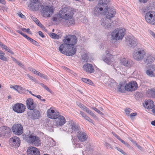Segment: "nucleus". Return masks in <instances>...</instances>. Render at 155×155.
Instances as JSON below:
<instances>
[{"instance_id":"nucleus-1","label":"nucleus","mask_w":155,"mask_h":155,"mask_svg":"<svg viewBox=\"0 0 155 155\" xmlns=\"http://www.w3.org/2000/svg\"><path fill=\"white\" fill-rule=\"evenodd\" d=\"M74 12L68 7L63 8L59 12L57 16L53 17L54 21H58L60 19L68 21L69 25H72L75 24V20L73 18Z\"/></svg>"},{"instance_id":"nucleus-2","label":"nucleus","mask_w":155,"mask_h":155,"mask_svg":"<svg viewBox=\"0 0 155 155\" xmlns=\"http://www.w3.org/2000/svg\"><path fill=\"white\" fill-rule=\"evenodd\" d=\"M60 130L67 133L75 134L80 130V127L74 121L70 120L66 125L60 128Z\"/></svg>"},{"instance_id":"nucleus-3","label":"nucleus","mask_w":155,"mask_h":155,"mask_svg":"<svg viewBox=\"0 0 155 155\" xmlns=\"http://www.w3.org/2000/svg\"><path fill=\"white\" fill-rule=\"evenodd\" d=\"M115 13V9L111 8L109 10L106 14V17L104 18L101 21V26L105 29L109 28L111 25L110 19L114 16Z\"/></svg>"},{"instance_id":"nucleus-4","label":"nucleus","mask_w":155,"mask_h":155,"mask_svg":"<svg viewBox=\"0 0 155 155\" xmlns=\"http://www.w3.org/2000/svg\"><path fill=\"white\" fill-rule=\"evenodd\" d=\"M125 34V29L119 28L114 30L111 33V36L113 40L118 41L122 40Z\"/></svg>"},{"instance_id":"nucleus-5","label":"nucleus","mask_w":155,"mask_h":155,"mask_svg":"<svg viewBox=\"0 0 155 155\" xmlns=\"http://www.w3.org/2000/svg\"><path fill=\"white\" fill-rule=\"evenodd\" d=\"M145 55V51L143 49L140 48L134 50L133 53L134 59L137 61H141L143 60Z\"/></svg>"},{"instance_id":"nucleus-6","label":"nucleus","mask_w":155,"mask_h":155,"mask_svg":"<svg viewBox=\"0 0 155 155\" xmlns=\"http://www.w3.org/2000/svg\"><path fill=\"white\" fill-rule=\"evenodd\" d=\"M26 140L28 143H31L36 146L41 144V140L38 137L33 134L27 135L26 137Z\"/></svg>"},{"instance_id":"nucleus-7","label":"nucleus","mask_w":155,"mask_h":155,"mask_svg":"<svg viewBox=\"0 0 155 155\" xmlns=\"http://www.w3.org/2000/svg\"><path fill=\"white\" fill-rule=\"evenodd\" d=\"M77 38L74 35H68L66 36L63 40L64 43L68 46L72 47L77 43Z\"/></svg>"},{"instance_id":"nucleus-8","label":"nucleus","mask_w":155,"mask_h":155,"mask_svg":"<svg viewBox=\"0 0 155 155\" xmlns=\"http://www.w3.org/2000/svg\"><path fill=\"white\" fill-rule=\"evenodd\" d=\"M112 50L110 48L108 49L105 51L106 56L103 55L102 57L103 60L108 65L110 64L113 61V55L111 54Z\"/></svg>"},{"instance_id":"nucleus-9","label":"nucleus","mask_w":155,"mask_h":155,"mask_svg":"<svg viewBox=\"0 0 155 155\" xmlns=\"http://www.w3.org/2000/svg\"><path fill=\"white\" fill-rule=\"evenodd\" d=\"M145 19L148 23L152 24H155V12H147L145 16Z\"/></svg>"},{"instance_id":"nucleus-10","label":"nucleus","mask_w":155,"mask_h":155,"mask_svg":"<svg viewBox=\"0 0 155 155\" xmlns=\"http://www.w3.org/2000/svg\"><path fill=\"white\" fill-rule=\"evenodd\" d=\"M25 106L21 103L15 104L13 107V110L18 113H21L24 112L25 111Z\"/></svg>"},{"instance_id":"nucleus-11","label":"nucleus","mask_w":155,"mask_h":155,"mask_svg":"<svg viewBox=\"0 0 155 155\" xmlns=\"http://www.w3.org/2000/svg\"><path fill=\"white\" fill-rule=\"evenodd\" d=\"M13 132L17 135H20L23 132V128L22 126L19 124L14 125L12 128Z\"/></svg>"},{"instance_id":"nucleus-12","label":"nucleus","mask_w":155,"mask_h":155,"mask_svg":"<svg viewBox=\"0 0 155 155\" xmlns=\"http://www.w3.org/2000/svg\"><path fill=\"white\" fill-rule=\"evenodd\" d=\"M138 87L137 84L134 81H132L126 85V90L132 91H135Z\"/></svg>"},{"instance_id":"nucleus-13","label":"nucleus","mask_w":155,"mask_h":155,"mask_svg":"<svg viewBox=\"0 0 155 155\" xmlns=\"http://www.w3.org/2000/svg\"><path fill=\"white\" fill-rule=\"evenodd\" d=\"M121 64L128 68L133 66L134 63L131 59L127 58H123L120 60Z\"/></svg>"},{"instance_id":"nucleus-14","label":"nucleus","mask_w":155,"mask_h":155,"mask_svg":"<svg viewBox=\"0 0 155 155\" xmlns=\"http://www.w3.org/2000/svg\"><path fill=\"white\" fill-rule=\"evenodd\" d=\"M145 55L143 60L145 63L151 64L155 61V56L153 54L150 53H146Z\"/></svg>"},{"instance_id":"nucleus-15","label":"nucleus","mask_w":155,"mask_h":155,"mask_svg":"<svg viewBox=\"0 0 155 155\" xmlns=\"http://www.w3.org/2000/svg\"><path fill=\"white\" fill-rule=\"evenodd\" d=\"M127 43L130 47L133 48L137 46L138 43V41L134 37H129L127 39Z\"/></svg>"},{"instance_id":"nucleus-16","label":"nucleus","mask_w":155,"mask_h":155,"mask_svg":"<svg viewBox=\"0 0 155 155\" xmlns=\"http://www.w3.org/2000/svg\"><path fill=\"white\" fill-rule=\"evenodd\" d=\"M77 136L78 139L82 142L86 141L88 137V136L86 133L80 130L77 133Z\"/></svg>"},{"instance_id":"nucleus-17","label":"nucleus","mask_w":155,"mask_h":155,"mask_svg":"<svg viewBox=\"0 0 155 155\" xmlns=\"http://www.w3.org/2000/svg\"><path fill=\"white\" fill-rule=\"evenodd\" d=\"M58 116L55 119L56 124L58 127H61L65 123L66 120L63 116L60 115V114H59Z\"/></svg>"},{"instance_id":"nucleus-18","label":"nucleus","mask_w":155,"mask_h":155,"mask_svg":"<svg viewBox=\"0 0 155 155\" xmlns=\"http://www.w3.org/2000/svg\"><path fill=\"white\" fill-rule=\"evenodd\" d=\"M47 114L48 117L51 119H55L57 118V117L59 116V113L57 111H55L53 109H51V108L48 109L47 112Z\"/></svg>"},{"instance_id":"nucleus-19","label":"nucleus","mask_w":155,"mask_h":155,"mask_svg":"<svg viewBox=\"0 0 155 155\" xmlns=\"http://www.w3.org/2000/svg\"><path fill=\"white\" fill-rule=\"evenodd\" d=\"M102 4L98 3L95 7L94 8V14L95 16H98L101 14V12L103 10V9L105 10V8L103 6Z\"/></svg>"},{"instance_id":"nucleus-20","label":"nucleus","mask_w":155,"mask_h":155,"mask_svg":"<svg viewBox=\"0 0 155 155\" xmlns=\"http://www.w3.org/2000/svg\"><path fill=\"white\" fill-rule=\"evenodd\" d=\"M9 141L13 146L15 147H18L20 145V140L18 137L16 136L11 138Z\"/></svg>"},{"instance_id":"nucleus-21","label":"nucleus","mask_w":155,"mask_h":155,"mask_svg":"<svg viewBox=\"0 0 155 155\" xmlns=\"http://www.w3.org/2000/svg\"><path fill=\"white\" fill-rule=\"evenodd\" d=\"M28 116L32 119H38L40 116L39 111L35 109L28 112Z\"/></svg>"},{"instance_id":"nucleus-22","label":"nucleus","mask_w":155,"mask_h":155,"mask_svg":"<svg viewBox=\"0 0 155 155\" xmlns=\"http://www.w3.org/2000/svg\"><path fill=\"white\" fill-rule=\"evenodd\" d=\"M27 107L28 109L32 110L36 107V104L34 102L33 100L31 98L28 99L26 101Z\"/></svg>"},{"instance_id":"nucleus-23","label":"nucleus","mask_w":155,"mask_h":155,"mask_svg":"<svg viewBox=\"0 0 155 155\" xmlns=\"http://www.w3.org/2000/svg\"><path fill=\"white\" fill-rule=\"evenodd\" d=\"M28 155H40V153L38 150L36 148L31 147L27 150Z\"/></svg>"},{"instance_id":"nucleus-24","label":"nucleus","mask_w":155,"mask_h":155,"mask_svg":"<svg viewBox=\"0 0 155 155\" xmlns=\"http://www.w3.org/2000/svg\"><path fill=\"white\" fill-rule=\"evenodd\" d=\"M83 68L84 71L90 74L94 72V71L92 65L90 64L86 63L84 64L83 66Z\"/></svg>"},{"instance_id":"nucleus-25","label":"nucleus","mask_w":155,"mask_h":155,"mask_svg":"<svg viewBox=\"0 0 155 155\" xmlns=\"http://www.w3.org/2000/svg\"><path fill=\"white\" fill-rule=\"evenodd\" d=\"M10 129L6 126H2L0 128V137L2 135L4 136L6 134H8L10 133Z\"/></svg>"},{"instance_id":"nucleus-26","label":"nucleus","mask_w":155,"mask_h":155,"mask_svg":"<svg viewBox=\"0 0 155 155\" xmlns=\"http://www.w3.org/2000/svg\"><path fill=\"white\" fill-rule=\"evenodd\" d=\"M44 15L47 17H49L51 16L53 12V9L52 7L48 6H46L43 8Z\"/></svg>"},{"instance_id":"nucleus-27","label":"nucleus","mask_w":155,"mask_h":155,"mask_svg":"<svg viewBox=\"0 0 155 155\" xmlns=\"http://www.w3.org/2000/svg\"><path fill=\"white\" fill-rule=\"evenodd\" d=\"M143 106L145 108L148 109H153L154 107L153 102L151 100H148L145 101Z\"/></svg>"},{"instance_id":"nucleus-28","label":"nucleus","mask_w":155,"mask_h":155,"mask_svg":"<svg viewBox=\"0 0 155 155\" xmlns=\"http://www.w3.org/2000/svg\"><path fill=\"white\" fill-rule=\"evenodd\" d=\"M155 70V65H150L149 69H147L146 72V74L150 77L155 76L153 72Z\"/></svg>"},{"instance_id":"nucleus-29","label":"nucleus","mask_w":155,"mask_h":155,"mask_svg":"<svg viewBox=\"0 0 155 155\" xmlns=\"http://www.w3.org/2000/svg\"><path fill=\"white\" fill-rule=\"evenodd\" d=\"M39 5V2L38 0H32L30 4V6L32 9L37 10L38 9Z\"/></svg>"},{"instance_id":"nucleus-30","label":"nucleus","mask_w":155,"mask_h":155,"mask_svg":"<svg viewBox=\"0 0 155 155\" xmlns=\"http://www.w3.org/2000/svg\"><path fill=\"white\" fill-rule=\"evenodd\" d=\"M67 45L66 44L64 43V44H62L59 47V51L63 54H66L68 48L70 47Z\"/></svg>"},{"instance_id":"nucleus-31","label":"nucleus","mask_w":155,"mask_h":155,"mask_svg":"<svg viewBox=\"0 0 155 155\" xmlns=\"http://www.w3.org/2000/svg\"><path fill=\"white\" fill-rule=\"evenodd\" d=\"M76 48H74V46L68 48L66 54L68 56H71L74 55L76 53Z\"/></svg>"},{"instance_id":"nucleus-32","label":"nucleus","mask_w":155,"mask_h":155,"mask_svg":"<svg viewBox=\"0 0 155 155\" xmlns=\"http://www.w3.org/2000/svg\"><path fill=\"white\" fill-rule=\"evenodd\" d=\"M77 140L75 138L73 139L72 142L73 145H75V147L81 148L82 147L84 146V144L82 143H81L79 141H78L77 142Z\"/></svg>"},{"instance_id":"nucleus-33","label":"nucleus","mask_w":155,"mask_h":155,"mask_svg":"<svg viewBox=\"0 0 155 155\" xmlns=\"http://www.w3.org/2000/svg\"><path fill=\"white\" fill-rule=\"evenodd\" d=\"M82 109L84 111L87 112V113L90 114L92 117L95 119H97V117L95 115L92 111L89 110L88 108L86 107L84 105L82 108Z\"/></svg>"},{"instance_id":"nucleus-34","label":"nucleus","mask_w":155,"mask_h":155,"mask_svg":"<svg viewBox=\"0 0 155 155\" xmlns=\"http://www.w3.org/2000/svg\"><path fill=\"white\" fill-rule=\"evenodd\" d=\"M10 88L17 91L18 93H20L23 90V87L17 85H10Z\"/></svg>"},{"instance_id":"nucleus-35","label":"nucleus","mask_w":155,"mask_h":155,"mask_svg":"<svg viewBox=\"0 0 155 155\" xmlns=\"http://www.w3.org/2000/svg\"><path fill=\"white\" fill-rule=\"evenodd\" d=\"M148 96L152 98L155 97V89L152 88L149 89L147 91Z\"/></svg>"},{"instance_id":"nucleus-36","label":"nucleus","mask_w":155,"mask_h":155,"mask_svg":"<svg viewBox=\"0 0 155 155\" xmlns=\"http://www.w3.org/2000/svg\"><path fill=\"white\" fill-rule=\"evenodd\" d=\"M62 33H61L59 35H57L54 33H51L50 34V36L52 38L59 39L62 37Z\"/></svg>"},{"instance_id":"nucleus-37","label":"nucleus","mask_w":155,"mask_h":155,"mask_svg":"<svg viewBox=\"0 0 155 155\" xmlns=\"http://www.w3.org/2000/svg\"><path fill=\"white\" fill-rule=\"evenodd\" d=\"M48 144L50 146H53L55 145V142L53 139L51 137H47L46 139Z\"/></svg>"},{"instance_id":"nucleus-38","label":"nucleus","mask_w":155,"mask_h":155,"mask_svg":"<svg viewBox=\"0 0 155 155\" xmlns=\"http://www.w3.org/2000/svg\"><path fill=\"white\" fill-rule=\"evenodd\" d=\"M5 53L0 50V59L3 61H8L9 60V57H5Z\"/></svg>"},{"instance_id":"nucleus-39","label":"nucleus","mask_w":155,"mask_h":155,"mask_svg":"<svg viewBox=\"0 0 155 155\" xmlns=\"http://www.w3.org/2000/svg\"><path fill=\"white\" fill-rule=\"evenodd\" d=\"M110 0H101V2H100L99 4H102L103 5L102 6L105 8V10H107L108 8L107 4L110 2Z\"/></svg>"},{"instance_id":"nucleus-40","label":"nucleus","mask_w":155,"mask_h":155,"mask_svg":"<svg viewBox=\"0 0 155 155\" xmlns=\"http://www.w3.org/2000/svg\"><path fill=\"white\" fill-rule=\"evenodd\" d=\"M124 84H120L118 86L119 91L121 92H124L126 90V85Z\"/></svg>"},{"instance_id":"nucleus-41","label":"nucleus","mask_w":155,"mask_h":155,"mask_svg":"<svg viewBox=\"0 0 155 155\" xmlns=\"http://www.w3.org/2000/svg\"><path fill=\"white\" fill-rule=\"evenodd\" d=\"M29 42H30L31 43H32V44L33 45H35L37 46H39V45L38 42L37 41H36L35 40L32 39L30 37H29L28 38V40Z\"/></svg>"},{"instance_id":"nucleus-42","label":"nucleus","mask_w":155,"mask_h":155,"mask_svg":"<svg viewBox=\"0 0 155 155\" xmlns=\"http://www.w3.org/2000/svg\"><path fill=\"white\" fill-rule=\"evenodd\" d=\"M84 54H83L82 55V59L84 61H87L88 60V54L86 51L84 52Z\"/></svg>"},{"instance_id":"nucleus-43","label":"nucleus","mask_w":155,"mask_h":155,"mask_svg":"<svg viewBox=\"0 0 155 155\" xmlns=\"http://www.w3.org/2000/svg\"><path fill=\"white\" fill-rule=\"evenodd\" d=\"M36 75H37L40 77L43 78L47 80V76L44 74H42L40 72L37 71V73H36Z\"/></svg>"},{"instance_id":"nucleus-44","label":"nucleus","mask_w":155,"mask_h":155,"mask_svg":"<svg viewBox=\"0 0 155 155\" xmlns=\"http://www.w3.org/2000/svg\"><path fill=\"white\" fill-rule=\"evenodd\" d=\"M26 76L29 78V79L33 81L34 82H36L37 81L36 79L34 78L33 77L30 75L29 74H27Z\"/></svg>"},{"instance_id":"nucleus-45","label":"nucleus","mask_w":155,"mask_h":155,"mask_svg":"<svg viewBox=\"0 0 155 155\" xmlns=\"http://www.w3.org/2000/svg\"><path fill=\"white\" fill-rule=\"evenodd\" d=\"M40 85L42 87H43V88H44L45 89H46L49 92H51V91L50 89L46 85L44 84H43L42 83H41L40 84Z\"/></svg>"},{"instance_id":"nucleus-46","label":"nucleus","mask_w":155,"mask_h":155,"mask_svg":"<svg viewBox=\"0 0 155 155\" xmlns=\"http://www.w3.org/2000/svg\"><path fill=\"white\" fill-rule=\"evenodd\" d=\"M132 111V110L130 108H127L125 109V112L126 115L127 116H129L130 114Z\"/></svg>"},{"instance_id":"nucleus-47","label":"nucleus","mask_w":155,"mask_h":155,"mask_svg":"<svg viewBox=\"0 0 155 155\" xmlns=\"http://www.w3.org/2000/svg\"><path fill=\"white\" fill-rule=\"evenodd\" d=\"M115 148L118 151L120 152L121 153L123 154L124 155H126L125 153L119 147H115Z\"/></svg>"},{"instance_id":"nucleus-48","label":"nucleus","mask_w":155,"mask_h":155,"mask_svg":"<svg viewBox=\"0 0 155 155\" xmlns=\"http://www.w3.org/2000/svg\"><path fill=\"white\" fill-rule=\"evenodd\" d=\"M137 115V113L136 112L134 113H132L130 114L129 115L130 118L131 119H134V117L136 116Z\"/></svg>"},{"instance_id":"nucleus-49","label":"nucleus","mask_w":155,"mask_h":155,"mask_svg":"<svg viewBox=\"0 0 155 155\" xmlns=\"http://www.w3.org/2000/svg\"><path fill=\"white\" fill-rule=\"evenodd\" d=\"M133 142L135 144V145L137 147V148L140 150L143 151V148L141 147L137 143H136L135 142L133 141Z\"/></svg>"},{"instance_id":"nucleus-50","label":"nucleus","mask_w":155,"mask_h":155,"mask_svg":"<svg viewBox=\"0 0 155 155\" xmlns=\"http://www.w3.org/2000/svg\"><path fill=\"white\" fill-rule=\"evenodd\" d=\"M28 69L29 70L31 71L32 73L36 74V73H37V71L35 69L32 68H28Z\"/></svg>"},{"instance_id":"nucleus-51","label":"nucleus","mask_w":155,"mask_h":155,"mask_svg":"<svg viewBox=\"0 0 155 155\" xmlns=\"http://www.w3.org/2000/svg\"><path fill=\"white\" fill-rule=\"evenodd\" d=\"M4 50L12 54H14V52L8 47L6 46Z\"/></svg>"},{"instance_id":"nucleus-52","label":"nucleus","mask_w":155,"mask_h":155,"mask_svg":"<svg viewBox=\"0 0 155 155\" xmlns=\"http://www.w3.org/2000/svg\"><path fill=\"white\" fill-rule=\"evenodd\" d=\"M84 118L86 120H87L89 122L93 123L92 120L90 119L88 116L87 115L84 117Z\"/></svg>"},{"instance_id":"nucleus-53","label":"nucleus","mask_w":155,"mask_h":155,"mask_svg":"<svg viewBox=\"0 0 155 155\" xmlns=\"http://www.w3.org/2000/svg\"><path fill=\"white\" fill-rule=\"evenodd\" d=\"M105 146L107 148H110L112 149H113V148L111 145L107 142L105 143Z\"/></svg>"},{"instance_id":"nucleus-54","label":"nucleus","mask_w":155,"mask_h":155,"mask_svg":"<svg viewBox=\"0 0 155 155\" xmlns=\"http://www.w3.org/2000/svg\"><path fill=\"white\" fill-rule=\"evenodd\" d=\"M92 109L93 110H94L96 111L98 113V114H102V113L99 110H98V109L96 108L95 107H93L92 108Z\"/></svg>"},{"instance_id":"nucleus-55","label":"nucleus","mask_w":155,"mask_h":155,"mask_svg":"<svg viewBox=\"0 0 155 155\" xmlns=\"http://www.w3.org/2000/svg\"><path fill=\"white\" fill-rule=\"evenodd\" d=\"M149 33L155 39V33L151 30L148 31Z\"/></svg>"},{"instance_id":"nucleus-56","label":"nucleus","mask_w":155,"mask_h":155,"mask_svg":"<svg viewBox=\"0 0 155 155\" xmlns=\"http://www.w3.org/2000/svg\"><path fill=\"white\" fill-rule=\"evenodd\" d=\"M36 23L41 28H44V27L38 20V21H37V22H36Z\"/></svg>"},{"instance_id":"nucleus-57","label":"nucleus","mask_w":155,"mask_h":155,"mask_svg":"<svg viewBox=\"0 0 155 155\" xmlns=\"http://www.w3.org/2000/svg\"><path fill=\"white\" fill-rule=\"evenodd\" d=\"M18 14V15L22 18H25V16L21 12H19Z\"/></svg>"},{"instance_id":"nucleus-58","label":"nucleus","mask_w":155,"mask_h":155,"mask_svg":"<svg viewBox=\"0 0 155 155\" xmlns=\"http://www.w3.org/2000/svg\"><path fill=\"white\" fill-rule=\"evenodd\" d=\"M0 46L3 49H5L7 46L5 44H3L2 42H0Z\"/></svg>"},{"instance_id":"nucleus-59","label":"nucleus","mask_w":155,"mask_h":155,"mask_svg":"<svg viewBox=\"0 0 155 155\" xmlns=\"http://www.w3.org/2000/svg\"><path fill=\"white\" fill-rule=\"evenodd\" d=\"M31 19L33 20V21H34L35 23L37 21H38V19L32 16L31 17Z\"/></svg>"},{"instance_id":"nucleus-60","label":"nucleus","mask_w":155,"mask_h":155,"mask_svg":"<svg viewBox=\"0 0 155 155\" xmlns=\"http://www.w3.org/2000/svg\"><path fill=\"white\" fill-rule=\"evenodd\" d=\"M20 66L21 68H24V66L23 64L21 63L20 62V61H18L17 63Z\"/></svg>"},{"instance_id":"nucleus-61","label":"nucleus","mask_w":155,"mask_h":155,"mask_svg":"<svg viewBox=\"0 0 155 155\" xmlns=\"http://www.w3.org/2000/svg\"><path fill=\"white\" fill-rule=\"evenodd\" d=\"M77 105H78L80 107H81V108H82L83 106H84L82 104H81V103L78 102L77 103Z\"/></svg>"},{"instance_id":"nucleus-62","label":"nucleus","mask_w":155,"mask_h":155,"mask_svg":"<svg viewBox=\"0 0 155 155\" xmlns=\"http://www.w3.org/2000/svg\"><path fill=\"white\" fill-rule=\"evenodd\" d=\"M39 35L42 38L44 37V35H43L42 32L41 31H39L38 32Z\"/></svg>"},{"instance_id":"nucleus-63","label":"nucleus","mask_w":155,"mask_h":155,"mask_svg":"<svg viewBox=\"0 0 155 155\" xmlns=\"http://www.w3.org/2000/svg\"><path fill=\"white\" fill-rule=\"evenodd\" d=\"M86 83H87L90 85H92L93 84L92 81L88 79L87 81V82Z\"/></svg>"},{"instance_id":"nucleus-64","label":"nucleus","mask_w":155,"mask_h":155,"mask_svg":"<svg viewBox=\"0 0 155 155\" xmlns=\"http://www.w3.org/2000/svg\"><path fill=\"white\" fill-rule=\"evenodd\" d=\"M152 112L153 114L155 116V105L152 109Z\"/></svg>"}]
</instances>
